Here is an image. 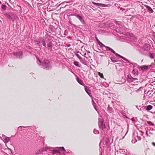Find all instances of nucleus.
<instances>
[{"mask_svg": "<svg viewBox=\"0 0 155 155\" xmlns=\"http://www.w3.org/2000/svg\"><path fill=\"white\" fill-rule=\"evenodd\" d=\"M132 73L135 76L137 75L138 74V71L137 70H135V69H134L133 70Z\"/></svg>", "mask_w": 155, "mask_h": 155, "instance_id": "412c9836", "label": "nucleus"}, {"mask_svg": "<svg viewBox=\"0 0 155 155\" xmlns=\"http://www.w3.org/2000/svg\"><path fill=\"white\" fill-rule=\"evenodd\" d=\"M137 139L138 140H140L141 139V137L140 136H138V135H137Z\"/></svg>", "mask_w": 155, "mask_h": 155, "instance_id": "c03bdc74", "label": "nucleus"}, {"mask_svg": "<svg viewBox=\"0 0 155 155\" xmlns=\"http://www.w3.org/2000/svg\"><path fill=\"white\" fill-rule=\"evenodd\" d=\"M2 9L3 10H5L6 8V6L5 5H2L1 6Z\"/></svg>", "mask_w": 155, "mask_h": 155, "instance_id": "473e14b6", "label": "nucleus"}, {"mask_svg": "<svg viewBox=\"0 0 155 155\" xmlns=\"http://www.w3.org/2000/svg\"><path fill=\"white\" fill-rule=\"evenodd\" d=\"M151 68H155V64L154 63H152L150 64Z\"/></svg>", "mask_w": 155, "mask_h": 155, "instance_id": "4c0bfd02", "label": "nucleus"}, {"mask_svg": "<svg viewBox=\"0 0 155 155\" xmlns=\"http://www.w3.org/2000/svg\"><path fill=\"white\" fill-rule=\"evenodd\" d=\"M5 15L6 17L9 19H11L12 18V17L9 14L6 13Z\"/></svg>", "mask_w": 155, "mask_h": 155, "instance_id": "b1692460", "label": "nucleus"}, {"mask_svg": "<svg viewBox=\"0 0 155 155\" xmlns=\"http://www.w3.org/2000/svg\"><path fill=\"white\" fill-rule=\"evenodd\" d=\"M98 125L100 129H101L103 130L104 129H105L106 127L105 124L104 123V120L102 119H98Z\"/></svg>", "mask_w": 155, "mask_h": 155, "instance_id": "39448f33", "label": "nucleus"}, {"mask_svg": "<svg viewBox=\"0 0 155 155\" xmlns=\"http://www.w3.org/2000/svg\"><path fill=\"white\" fill-rule=\"evenodd\" d=\"M77 82L81 85L84 86V84L82 80L80 79L78 77H77L76 78Z\"/></svg>", "mask_w": 155, "mask_h": 155, "instance_id": "dca6fc26", "label": "nucleus"}, {"mask_svg": "<svg viewBox=\"0 0 155 155\" xmlns=\"http://www.w3.org/2000/svg\"><path fill=\"white\" fill-rule=\"evenodd\" d=\"M4 136L5 137V138H4L5 140V142L8 143L10 141V139L9 137H6L5 136Z\"/></svg>", "mask_w": 155, "mask_h": 155, "instance_id": "4be33fe9", "label": "nucleus"}, {"mask_svg": "<svg viewBox=\"0 0 155 155\" xmlns=\"http://www.w3.org/2000/svg\"><path fill=\"white\" fill-rule=\"evenodd\" d=\"M103 4L101 3H98V4L97 6H99L101 7H103Z\"/></svg>", "mask_w": 155, "mask_h": 155, "instance_id": "a19ab883", "label": "nucleus"}, {"mask_svg": "<svg viewBox=\"0 0 155 155\" xmlns=\"http://www.w3.org/2000/svg\"><path fill=\"white\" fill-rule=\"evenodd\" d=\"M107 5L103 4V7H107Z\"/></svg>", "mask_w": 155, "mask_h": 155, "instance_id": "09e8293b", "label": "nucleus"}, {"mask_svg": "<svg viewBox=\"0 0 155 155\" xmlns=\"http://www.w3.org/2000/svg\"><path fill=\"white\" fill-rule=\"evenodd\" d=\"M99 45L100 47L102 48V49L104 51H108L109 49L108 48H110L108 47L105 46L101 42H100Z\"/></svg>", "mask_w": 155, "mask_h": 155, "instance_id": "1a4fd4ad", "label": "nucleus"}, {"mask_svg": "<svg viewBox=\"0 0 155 155\" xmlns=\"http://www.w3.org/2000/svg\"><path fill=\"white\" fill-rule=\"evenodd\" d=\"M47 46L48 47H51L52 46V42L51 40L48 39L47 41Z\"/></svg>", "mask_w": 155, "mask_h": 155, "instance_id": "ddd939ff", "label": "nucleus"}, {"mask_svg": "<svg viewBox=\"0 0 155 155\" xmlns=\"http://www.w3.org/2000/svg\"><path fill=\"white\" fill-rule=\"evenodd\" d=\"M145 6L147 9V11L150 13H153V11L152 8L149 6L147 5H145Z\"/></svg>", "mask_w": 155, "mask_h": 155, "instance_id": "2eb2a0df", "label": "nucleus"}, {"mask_svg": "<svg viewBox=\"0 0 155 155\" xmlns=\"http://www.w3.org/2000/svg\"><path fill=\"white\" fill-rule=\"evenodd\" d=\"M119 150L120 151L119 152L120 153L124 154H126L127 153V150L126 149H123L120 148H119Z\"/></svg>", "mask_w": 155, "mask_h": 155, "instance_id": "4468645a", "label": "nucleus"}, {"mask_svg": "<svg viewBox=\"0 0 155 155\" xmlns=\"http://www.w3.org/2000/svg\"><path fill=\"white\" fill-rule=\"evenodd\" d=\"M135 88H134V87H130V94L131 95H132L133 92L134 91V90H135Z\"/></svg>", "mask_w": 155, "mask_h": 155, "instance_id": "bb28decb", "label": "nucleus"}, {"mask_svg": "<svg viewBox=\"0 0 155 155\" xmlns=\"http://www.w3.org/2000/svg\"><path fill=\"white\" fill-rule=\"evenodd\" d=\"M27 128L28 129L31 130L32 129H34L36 128V127L35 126H28V127H25V126H20L18 128L17 130L18 131H22L23 128Z\"/></svg>", "mask_w": 155, "mask_h": 155, "instance_id": "6e6552de", "label": "nucleus"}, {"mask_svg": "<svg viewBox=\"0 0 155 155\" xmlns=\"http://www.w3.org/2000/svg\"><path fill=\"white\" fill-rule=\"evenodd\" d=\"M143 89V87H140L137 90H136L135 91L137 93H139L140 91H142Z\"/></svg>", "mask_w": 155, "mask_h": 155, "instance_id": "c756f323", "label": "nucleus"}, {"mask_svg": "<svg viewBox=\"0 0 155 155\" xmlns=\"http://www.w3.org/2000/svg\"><path fill=\"white\" fill-rule=\"evenodd\" d=\"M114 22L116 25H120L122 24V22L120 21H116Z\"/></svg>", "mask_w": 155, "mask_h": 155, "instance_id": "c9c22d12", "label": "nucleus"}, {"mask_svg": "<svg viewBox=\"0 0 155 155\" xmlns=\"http://www.w3.org/2000/svg\"><path fill=\"white\" fill-rule=\"evenodd\" d=\"M107 110L110 113H111L113 112V109L110 106V105H108L107 108Z\"/></svg>", "mask_w": 155, "mask_h": 155, "instance_id": "a211bd4d", "label": "nucleus"}, {"mask_svg": "<svg viewBox=\"0 0 155 155\" xmlns=\"http://www.w3.org/2000/svg\"><path fill=\"white\" fill-rule=\"evenodd\" d=\"M127 133H126V134H125V135L127 134Z\"/></svg>", "mask_w": 155, "mask_h": 155, "instance_id": "052dcab7", "label": "nucleus"}, {"mask_svg": "<svg viewBox=\"0 0 155 155\" xmlns=\"http://www.w3.org/2000/svg\"><path fill=\"white\" fill-rule=\"evenodd\" d=\"M87 55L86 53L84 54V56L87 58V57L86 56V55Z\"/></svg>", "mask_w": 155, "mask_h": 155, "instance_id": "49530a36", "label": "nucleus"}, {"mask_svg": "<svg viewBox=\"0 0 155 155\" xmlns=\"http://www.w3.org/2000/svg\"><path fill=\"white\" fill-rule=\"evenodd\" d=\"M67 6V5H66L64 6V7L63 8H65Z\"/></svg>", "mask_w": 155, "mask_h": 155, "instance_id": "864d4df0", "label": "nucleus"}, {"mask_svg": "<svg viewBox=\"0 0 155 155\" xmlns=\"http://www.w3.org/2000/svg\"><path fill=\"white\" fill-rule=\"evenodd\" d=\"M74 65L76 66L80 67V66L79 65V63L77 61H74Z\"/></svg>", "mask_w": 155, "mask_h": 155, "instance_id": "7c9ffc66", "label": "nucleus"}, {"mask_svg": "<svg viewBox=\"0 0 155 155\" xmlns=\"http://www.w3.org/2000/svg\"><path fill=\"white\" fill-rule=\"evenodd\" d=\"M71 2V0L69 1H65L62 2L61 4L62 6H63L64 4H67V3H69Z\"/></svg>", "mask_w": 155, "mask_h": 155, "instance_id": "72a5a7b5", "label": "nucleus"}, {"mask_svg": "<svg viewBox=\"0 0 155 155\" xmlns=\"http://www.w3.org/2000/svg\"><path fill=\"white\" fill-rule=\"evenodd\" d=\"M52 148V147H49L47 146L46 145L44 147L41 148L38 151L36 152V154H42L43 152L46 151L48 149L50 150H51Z\"/></svg>", "mask_w": 155, "mask_h": 155, "instance_id": "423d86ee", "label": "nucleus"}, {"mask_svg": "<svg viewBox=\"0 0 155 155\" xmlns=\"http://www.w3.org/2000/svg\"><path fill=\"white\" fill-rule=\"evenodd\" d=\"M150 46L147 44H145L143 47L140 49L139 51L141 54L146 55V53L145 51H148L150 49Z\"/></svg>", "mask_w": 155, "mask_h": 155, "instance_id": "f03ea898", "label": "nucleus"}, {"mask_svg": "<svg viewBox=\"0 0 155 155\" xmlns=\"http://www.w3.org/2000/svg\"><path fill=\"white\" fill-rule=\"evenodd\" d=\"M90 53V52L89 51L87 52V55H88V53Z\"/></svg>", "mask_w": 155, "mask_h": 155, "instance_id": "603ef678", "label": "nucleus"}, {"mask_svg": "<svg viewBox=\"0 0 155 155\" xmlns=\"http://www.w3.org/2000/svg\"><path fill=\"white\" fill-rule=\"evenodd\" d=\"M93 132L95 134H98L99 133V131L96 129H94Z\"/></svg>", "mask_w": 155, "mask_h": 155, "instance_id": "2f4dec72", "label": "nucleus"}, {"mask_svg": "<svg viewBox=\"0 0 155 155\" xmlns=\"http://www.w3.org/2000/svg\"><path fill=\"white\" fill-rule=\"evenodd\" d=\"M12 54L17 58L21 59L23 57V52L20 50H18L15 52H14Z\"/></svg>", "mask_w": 155, "mask_h": 155, "instance_id": "20e7f679", "label": "nucleus"}, {"mask_svg": "<svg viewBox=\"0 0 155 155\" xmlns=\"http://www.w3.org/2000/svg\"><path fill=\"white\" fill-rule=\"evenodd\" d=\"M152 145H153V146L155 147V143L153 142L152 143Z\"/></svg>", "mask_w": 155, "mask_h": 155, "instance_id": "de8ad7c7", "label": "nucleus"}, {"mask_svg": "<svg viewBox=\"0 0 155 155\" xmlns=\"http://www.w3.org/2000/svg\"><path fill=\"white\" fill-rule=\"evenodd\" d=\"M110 59L111 60V61L114 63L116 62L117 61V60L116 58L114 57H111L110 58Z\"/></svg>", "mask_w": 155, "mask_h": 155, "instance_id": "5701e85b", "label": "nucleus"}, {"mask_svg": "<svg viewBox=\"0 0 155 155\" xmlns=\"http://www.w3.org/2000/svg\"><path fill=\"white\" fill-rule=\"evenodd\" d=\"M131 120L133 121H134V118H132L131 119Z\"/></svg>", "mask_w": 155, "mask_h": 155, "instance_id": "3c124183", "label": "nucleus"}, {"mask_svg": "<svg viewBox=\"0 0 155 155\" xmlns=\"http://www.w3.org/2000/svg\"><path fill=\"white\" fill-rule=\"evenodd\" d=\"M38 64L43 69L46 70H49L51 69L52 66L51 61L49 60L45 59L42 62L38 59Z\"/></svg>", "mask_w": 155, "mask_h": 155, "instance_id": "f257e3e1", "label": "nucleus"}, {"mask_svg": "<svg viewBox=\"0 0 155 155\" xmlns=\"http://www.w3.org/2000/svg\"><path fill=\"white\" fill-rule=\"evenodd\" d=\"M141 132L142 134H143V133L142 131H141Z\"/></svg>", "mask_w": 155, "mask_h": 155, "instance_id": "13d9d810", "label": "nucleus"}, {"mask_svg": "<svg viewBox=\"0 0 155 155\" xmlns=\"http://www.w3.org/2000/svg\"><path fill=\"white\" fill-rule=\"evenodd\" d=\"M93 105L94 106V109H95V110H96L97 111V110L96 104L93 100Z\"/></svg>", "mask_w": 155, "mask_h": 155, "instance_id": "f704fd0d", "label": "nucleus"}, {"mask_svg": "<svg viewBox=\"0 0 155 155\" xmlns=\"http://www.w3.org/2000/svg\"><path fill=\"white\" fill-rule=\"evenodd\" d=\"M154 61L155 62V59H154Z\"/></svg>", "mask_w": 155, "mask_h": 155, "instance_id": "bf43d9fd", "label": "nucleus"}, {"mask_svg": "<svg viewBox=\"0 0 155 155\" xmlns=\"http://www.w3.org/2000/svg\"><path fill=\"white\" fill-rule=\"evenodd\" d=\"M92 3L94 5H95L97 6L98 4V3H97L94 2H92Z\"/></svg>", "mask_w": 155, "mask_h": 155, "instance_id": "a18cd8bd", "label": "nucleus"}, {"mask_svg": "<svg viewBox=\"0 0 155 155\" xmlns=\"http://www.w3.org/2000/svg\"><path fill=\"white\" fill-rule=\"evenodd\" d=\"M61 150L64 151H65L64 147H56L55 148L52 147L51 150L52 151V153L53 154H60L61 153L60 151Z\"/></svg>", "mask_w": 155, "mask_h": 155, "instance_id": "7ed1b4c3", "label": "nucleus"}, {"mask_svg": "<svg viewBox=\"0 0 155 155\" xmlns=\"http://www.w3.org/2000/svg\"><path fill=\"white\" fill-rule=\"evenodd\" d=\"M100 155H102V153H101Z\"/></svg>", "mask_w": 155, "mask_h": 155, "instance_id": "4d7b16f0", "label": "nucleus"}, {"mask_svg": "<svg viewBox=\"0 0 155 155\" xmlns=\"http://www.w3.org/2000/svg\"><path fill=\"white\" fill-rule=\"evenodd\" d=\"M84 89L87 92V93L88 94V95L90 96L91 97V91L89 89L88 87H87L84 86Z\"/></svg>", "mask_w": 155, "mask_h": 155, "instance_id": "f8f14e48", "label": "nucleus"}, {"mask_svg": "<svg viewBox=\"0 0 155 155\" xmlns=\"http://www.w3.org/2000/svg\"><path fill=\"white\" fill-rule=\"evenodd\" d=\"M117 55V57H120V58H122V59L126 61L128 63H130V61L127 59L123 57V56H121L119 54H116Z\"/></svg>", "mask_w": 155, "mask_h": 155, "instance_id": "6ab92c4d", "label": "nucleus"}, {"mask_svg": "<svg viewBox=\"0 0 155 155\" xmlns=\"http://www.w3.org/2000/svg\"><path fill=\"white\" fill-rule=\"evenodd\" d=\"M151 68L150 65H144L141 66L140 68L143 71H144Z\"/></svg>", "mask_w": 155, "mask_h": 155, "instance_id": "9d476101", "label": "nucleus"}, {"mask_svg": "<svg viewBox=\"0 0 155 155\" xmlns=\"http://www.w3.org/2000/svg\"><path fill=\"white\" fill-rule=\"evenodd\" d=\"M107 146L109 145L110 139L109 138L106 137L105 140Z\"/></svg>", "mask_w": 155, "mask_h": 155, "instance_id": "393cba45", "label": "nucleus"}, {"mask_svg": "<svg viewBox=\"0 0 155 155\" xmlns=\"http://www.w3.org/2000/svg\"><path fill=\"white\" fill-rule=\"evenodd\" d=\"M29 49H31V47H29Z\"/></svg>", "mask_w": 155, "mask_h": 155, "instance_id": "5fc2aeb1", "label": "nucleus"}, {"mask_svg": "<svg viewBox=\"0 0 155 155\" xmlns=\"http://www.w3.org/2000/svg\"><path fill=\"white\" fill-rule=\"evenodd\" d=\"M100 77L101 78H104V76L102 74H101L100 73V75H99Z\"/></svg>", "mask_w": 155, "mask_h": 155, "instance_id": "79ce46f5", "label": "nucleus"}, {"mask_svg": "<svg viewBox=\"0 0 155 155\" xmlns=\"http://www.w3.org/2000/svg\"><path fill=\"white\" fill-rule=\"evenodd\" d=\"M145 108L147 111H149L151 110L153 108V107L151 105H148L145 107Z\"/></svg>", "mask_w": 155, "mask_h": 155, "instance_id": "f3484780", "label": "nucleus"}, {"mask_svg": "<svg viewBox=\"0 0 155 155\" xmlns=\"http://www.w3.org/2000/svg\"><path fill=\"white\" fill-rule=\"evenodd\" d=\"M108 48L109 49L108 51H111V52H112L116 56H117V55L116 54H118L117 53H116L114 50H113L112 49H111L110 48Z\"/></svg>", "mask_w": 155, "mask_h": 155, "instance_id": "cd10ccee", "label": "nucleus"}, {"mask_svg": "<svg viewBox=\"0 0 155 155\" xmlns=\"http://www.w3.org/2000/svg\"><path fill=\"white\" fill-rule=\"evenodd\" d=\"M130 79H132V80L131 81H134L133 80H138V79H137V78H132L131 79V78H130Z\"/></svg>", "mask_w": 155, "mask_h": 155, "instance_id": "ea45409f", "label": "nucleus"}, {"mask_svg": "<svg viewBox=\"0 0 155 155\" xmlns=\"http://www.w3.org/2000/svg\"><path fill=\"white\" fill-rule=\"evenodd\" d=\"M76 56L80 60H81V59H82V58L81 57H80L79 55L78 54H76Z\"/></svg>", "mask_w": 155, "mask_h": 155, "instance_id": "58836bf2", "label": "nucleus"}, {"mask_svg": "<svg viewBox=\"0 0 155 155\" xmlns=\"http://www.w3.org/2000/svg\"><path fill=\"white\" fill-rule=\"evenodd\" d=\"M96 38L98 44L99 45L100 42H101L98 39V38L96 37Z\"/></svg>", "mask_w": 155, "mask_h": 155, "instance_id": "37998d69", "label": "nucleus"}, {"mask_svg": "<svg viewBox=\"0 0 155 155\" xmlns=\"http://www.w3.org/2000/svg\"><path fill=\"white\" fill-rule=\"evenodd\" d=\"M75 15L76 17L80 21L82 24H84L85 23V22L82 16L78 14H76Z\"/></svg>", "mask_w": 155, "mask_h": 155, "instance_id": "9b49d317", "label": "nucleus"}, {"mask_svg": "<svg viewBox=\"0 0 155 155\" xmlns=\"http://www.w3.org/2000/svg\"><path fill=\"white\" fill-rule=\"evenodd\" d=\"M16 7L18 10L19 12H20V13H21L22 11L21 7L18 5H17L16 6Z\"/></svg>", "mask_w": 155, "mask_h": 155, "instance_id": "a878e982", "label": "nucleus"}, {"mask_svg": "<svg viewBox=\"0 0 155 155\" xmlns=\"http://www.w3.org/2000/svg\"><path fill=\"white\" fill-rule=\"evenodd\" d=\"M146 135H147V136H148V132H147V131L146 132Z\"/></svg>", "mask_w": 155, "mask_h": 155, "instance_id": "8fccbe9b", "label": "nucleus"}, {"mask_svg": "<svg viewBox=\"0 0 155 155\" xmlns=\"http://www.w3.org/2000/svg\"><path fill=\"white\" fill-rule=\"evenodd\" d=\"M147 123L148 124H149L150 125H151L152 126H154V124L151 121H147Z\"/></svg>", "mask_w": 155, "mask_h": 155, "instance_id": "e433bc0d", "label": "nucleus"}, {"mask_svg": "<svg viewBox=\"0 0 155 155\" xmlns=\"http://www.w3.org/2000/svg\"><path fill=\"white\" fill-rule=\"evenodd\" d=\"M155 56V55L154 53H150L149 54V57L151 59L153 58Z\"/></svg>", "mask_w": 155, "mask_h": 155, "instance_id": "c85d7f7f", "label": "nucleus"}, {"mask_svg": "<svg viewBox=\"0 0 155 155\" xmlns=\"http://www.w3.org/2000/svg\"><path fill=\"white\" fill-rule=\"evenodd\" d=\"M39 40H40V45H42L44 47L45 49L44 51L45 52V53H46L47 52L46 51H45V48L46 47V44L45 38H44L41 37L39 38Z\"/></svg>", "mask_w": 155, "mask_h": 155, "instance_id": "0eeeda50", "label": "nucleus"}, {"mask_svg": "<svg viewBox=\"0 0 155 155\" xmlns=\"http://www.w3.org/2000/svg\"><path fill=\"white\" fill-rule=\"evenodd\" d=\"M70 45H68V47H70Z\"/></svg>", "mask_w": 155, "mask_h": 155, "instance_id": "6e6d98bb", "label": "nucleus"}, {"mask_svg": "<svg viewBox=\"0 0 155 155\" xmlns=\"http://www.w3.org/2000/svg\"><path fill=\"white\" fill-rule=\"evenodd\" d=\"M35 44L39 47H41L42 45H40V40L38 39V40H36L35 41Z\"/></svg>", "mask_w": 155, "mask_h": 155, "instance_id": "aec40b11", "label": "nucleus"}]
</instances>
